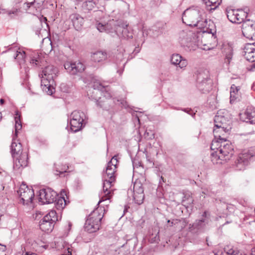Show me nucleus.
Segmentation results:
<instances>
[{"label": "nucleus", "instance_id": "33", "mask_svg": "<svg viewBox=\"0 0 255 255\" xmlns=\"http://www.w3.org/2000/svg\"><path fill=\"white\" fill-rule=\"evenodd\" d=\"M71 117L72 119L83 123L86 116L83 112L80 111H74L72 113Z\"/></svg>", "mask_w": 255, "mask_h": 255}, {"label": "nucleus", "instance_id": "11", "mask_svg": "<svg viewBox=\"0 0 255 255\" xmlns=\"http://www.w3.org/2000/svg\"><path fill=\"white\" fill-rule=\"evenodd\" d=\"M103 192L104 195H103L101 199L98 202L99 204L101 202L105 200H109L112 196V191L111 188L113 186V183L115 181V179L112 176L110 178H103Z\"/></svg>", "mask_w": 255, "mask_h": 255}, {"label": "nucleus", "instance_id": "10", "mask_svg": "<svg viewBox=\"0 0 255 255\" xmlns=\"http://www.w3.org/2000/svg\"><path fill=\"white\" fill-rule=\"evenodd\" d=\"M116 34L121 38L128 39L133 37L132 30L128 27V24L120 20L117 27Z\"/></svg>", "mask_w": 255, "mask_h": 255}, {"label": "nucleus", "instance_id": "57", "mask_svg": "<svg viewBox=\"0 0 255 255\" xmlns=\"http://www.w3.org/2000/svg\"><path fill=\"white\" fill-rule=\"evenodd\" d=\"M207 31L208 33H212L213 35H214V34L216 32V30L214 29H209L207 30Z\"/></svg>", "mask_w": 255, "mask_h": 255}, {"label": "nucleus", "instance_id": "16", "mask_svg": "<svg viewBox=\"0 0 255 255\" xmlns=\"http://www.w3.org/2000/svg\"><path fill=\"white\" fill-rule=\"evenodd\" d=\"M254 156L250 151L240 154L236 162L237 167L239 170L244 169L245 166L248 165L249 161L251 160Z\"/></svg>", "mask_w": 255, "mask_h": 255}, {"label": "nucleus", "instance_id": "58", "mask_svg": "<svg viewBox=\"0 0 255 255\" xmlns=\"http://www.w3.org/2000/svg\"><path fill=\"white\" fill-rule=\"evenodd\" d=\"M251 255H255V248L252 249Z\"/></svg>", "mask_w": 255, "mask_h": 255}, {"label": "nucleus", "instance_id": "61", "mask_svg": "<svg viewBox=\"0 0 255 255\" xmlns=\"http://www.w3.org/2000/svg\"><path fill=\"white\" fill-rule=\"evenodd\" d=\"M66 255H72V253L69 251H68V254Z\"/></svg>", "mask_w": 255, "mask_h": 255}, {"label": "nucleus", "instance_id": "53", "mask_svg": "<svg viewBox=\"0 0 255 255\" xmlns=\"http://www.w3.org/2000/svg\"><path fill=\"white\" fill-rule=\"evenodd\" d=\"M239 90V88L238 87H236L235 85H232L230 89V92H232V91H233L237 94Z\"/></svg>", "mask_w": 255, "mask_h": 255}, {"label": "nucleus", "instance_id": "2", "mask_svg": "<svg viewBox=\"0 0 255 255\" xmlns=\"http://www.w3.org/2000/svg\"><path fill=\"white\" fill-rule=\"evenodd\" d=\"M211 148L212 150H218L219 153L222 154V157L225 158V161L230 160L234 154L233 146L226 138L213 140Z\"/></svg>", "mask_w": 255, "mask_h": 255}, {"label": "nucleus", "instance_id": "27", "mask_svg": "<svg viewBox=\"0 0 255 255\" xmlns=\"http://www.w3.org/2000/svg\"><path fill=\"white\" fill-rule=\"evenodd\" d=\"M91 58L95 62H100L107 59L108 53L105 51H97L92 54Z\"/></svg>", "mask_w": 255, "mask_h": 255}, {"label": "nucleus", "instance_id": "35", "mask_svg": "<svg viewBox=\"0 0 255 255\" xmlns=\"http://www.w3.org/2000/svg\"><path fill=\"white\" fill-rule=\"evenodd\" d=\"M203 1L207 6H213L211 7L210 10L216 9L222 2V0H203Z\"/></svg>", "mask_w": 255, "mask_h": 255}, {"label": "nucleus", "instance_id": "34", "mask_svg": "<svg viewBox=\"0 0 255 255\" xmlns=\"http://www.w3.org/2000/svg\"><path fill=\"white\" fill-rule=\"evenodd\" d=\"M71 129L74 132L80 130L83 126V123L71 118L70 120Z\"/></svg>", "mask_w": 255, "mask_h": 255}, {"label": "nucleus", "instance_id": "6", "mask_svg": "<svg viewBox=\"0 0 255 255\" xmlns=\"http://www.w3.org/2000/svg\"><path fill=\"white\" fill-rule=\"evenodd\" d=\"M247 11L242 9H232L227 8L226 9V15L228 19L232 23H241L244 22L248 16Z\"/></svg>", "mask_w": 255, "mask_h": 255}, {"label": "nucleus", "instance_id": "45", "mask_svg": "<svg viewBox=\"0 0 255 255\" xmlns=\"http://www.w3.org/2000/svg\"><path fill=\"white\" fill-rule=\"evenodd\" d=\"M15 135L16 136L18 130L21 129L22 128L21 124L19 120V116L15 117Z\"/></svg>", "mask_w": 255, "mask_h": 255}, {"label": "nucleus", "instance_id": "39", "mask_svg": "<svg viewBox=\"0 0 255 255\" xmlns=\"http://www.w3.org/2000/svg\"><path fill=\"white\" fill-rule=\"evenodd\" d=\"M40 229L45 233H50L54 228L53 224H39Z\"/></svg>", "mask_w": 255, "mask_h": 255}, {"label": "nucleus", "instance_id": "40", "mask_svg": "<svg viewBox=\"0 0 255 255\" xmlns=\"http://www.w3.org/2000/svg\"><path fill=\"white\" fill-rule=\"evenodd\" d=\"M95 5V2L93 0H88L83 2L82 7L85 9L91 10L94 8Z\"/></svg>", "mask_w": 255, "mask_h": 255}, {"label": "nucleus", "instance_id": "64", "mask_svg": "<svg viewBox=\"0 0 255 255\" xmlns=\"http://www.w3.org/2000/svg\"><path fill=\"white\" fill-rule=\"evenodd\" d=\"M167 223H170V220H168L167 221Z\"/></svg>", "mask_w": 255, "mask_h": 255}, {"label": "nucleus", "instance_id": "48", "mask_svg": "<svg viewBox=\"0 0 255 255\" xmlns=\"http://www.w3.org/2000/svg\"><path fill=\"white\" fill-rule=\"evenodd\" d=\"M35 8H39L41 7L45 0H34Z\"/></svg>", "mask_w": 255, "mask_h": 255}, {"label": "nucleus", "instance_id": "5", "mask_svg": "<svg viewBox=\"0 0 255 255\" xmlns=\"http://www.w3.org/2000/svg\"><path fill=\"white\" fill-rule=\"evenodd\" d=\"M17 192L20 198V203L24 205H29L32 203L33 198L34 197V193L33 189L29 187L27 185L23 183L20 185Z\"/></svg>", "mask_w": 255, "mask_h": 255}, {"label": "nucleus", "instance_id": "62", "mask_svg": "<svg viewBox=\"0 0 255 255\" xmlns=\"http://www.w3.org/2000/svg\"><path fill=\"white\" fill-rule=\"evenodd\" d=\"M252 222H255V220H253V221H250L248 222V223H252Z\"/></svg>", "mask_w": 255, "mask_h": 255}, {"label": "nucleus", "instance_id": "19", "mask_svg": "<svg viewBox=\"0 0 255 255\" xmlns=\"http://www.w3.org/2000/svg\"><path fill=\"white\" fill-rule=\"evenodd\" d=\"M231 129L230 126H221V127H214L213 133L215 139L214 140H220V138H226L224 134L228 133Z\"/></svg>", "mask_w": 255, "mask_h": 255}, {"label": "nucleus", "instance_id": "24", "mask_svg": "<svg viewBox=\"0 0 255 255\" xmlns=\"http://www.w3.org/2000/svg\"><path fill=\"white\" fill-rule=\"evenodd\" d=\"M133 198L135 203L137 204L140 205L143 203L144 195L143 188L141 187H139L138 189L136 190L135 189V185L134 186Z\"/></svg>", "mask_w": 255, "mask_h": 255}, {"label": "nucleus", "instance_id": "29", "mask_svg": "<svg viewBox=\"0 0 255 255\" xmlns=\"http://www.w3.org/2000/svg\"><path fill=\"white\" fill-rule=\"evenodd\" d=\"M117 167L107 164L106 171L103 174V178H110L111 176L116 179L115 173Z\"/></svg>", "mask_w": 255, "mask_h": 255}, {"label": "nucleus", "instance_id": "52", "mask_svg": "<svg viewBox=\"0 0 255 255\" xmlns=\"http://www.w3.org/2000/svg\"><path fill=\"white\" fill-rule=\"evenodd\" d=\"M132 164L134 170L135 168V167L137 168L138 167L140 166V163L136 159H134L132 161Z\"/></svg>", "mask_w": 255, "mask_h": 255}, {"label": "nucleus", "instance_id": "46", "mask_svg": "<svg viewBox=\"0 0 255 255\" xmlns=\"http://www.w3.org/2000/svg\"><path fill=\"white\" fill-rule=\"evenodd\" d=\"M30 63L32 64L35 65V66H40V58L39 57H33L31 59Z\"/></svg>", "mask_w": 255, "mask_h": 255}, {"label": "nucleus", "instance_id": "36", "mask_svg": "<svg viewBox=\"0 0 255 255\" xmlns=\"http://www.w3.org/2000/svg\"><path fill=\"white\" fill-rule=\"evenodd\" d=\"M100 225V224H85L84 230L89 233H93L99 230Z\"/></svg>", "mask_w": 255, "mask_h": 255}, {"label": "nucleus", "instance_id": "32", "mask_svg": "<svg viewBox=\"0 0 255 255\" xmlns=\"http://www.w3.org/2000/svg\"><path fill=\"white\" fill-rule=\"evenodd\" d=\"M211 159L214 164L222 163V160L225 161V158L222 157V154L219 153L218 150L211 153Z\"/></svg>", "mask_w": 255, "mask_h": 255}, {"label": "nucleus", "instance_id": "47", "mask_svg": "<svg viewBox=\"0 0 255 255\" xmlns=\"http://www.w3.org/2000/svg\"><path fill=\"white\" fill-rule=\"evenodd\" d=\"M118 163V159L117 156L115 155L112 158V159L108 163V165L117 167Z\"/></svg>", "mask_w": 255, "mask_h": 255}, {"label": "nucleus", "instance_id": "14", "mask_svg": "<svg viewBox=\"0 0 255 255\" xmlns=\"http://www.w3.org/2000/svg\"><path fill=\"white\" fill-rule=\"evenodd\" d=\"M54 80L53 77H46L45 76H41V86L42 90L45 91L47 94L51 95L53 94L54 88Z\"/></svg>", "mask_w": 255, "mask_h": 255}, {"label": "nucleus", "instance_id": "42", "mask_svg": "<svg viewBox=\"0 0 255 255\" xmlns=\"http://www.w3.org/2000/svg\"><path fill=\"white\" fill-rule=\"evenodd\" d=\"M224 53L225 54L226 59L228 60V62L229 63L233 56L232 48L228 46L227 48L225 49Z\"/></svg>", "mask_w": 255, "mask_h": 255}, {"label": "nucleus", "instance_id": "25", "mask_svg": "<svg viewBox=\"0 0 255 255\" xmlns=\"http://www.w3.org/2000/svg\"><path fill=\"white\" fill-rule=\"evenodd\" d=\"M58 221L56 212L55 211H51L48 214L42 218L39 223H56Z\"/></svg>", "mask_w": 255, "mask_h": 255}, {"label": "nucleus", "instance_id": "9", "mask_svg": "<svg viewBox=\"0 0 255 255\" xmlns=\"http://www.w3.org/2000/svg\"><path fill=\"white\" fill-rule=\"evenodd\" d=\"M119 24V21L114 19L109 20L107 22H99L96 24V27L100 32L106 33H116L117 27Z\"/></svg>", "mask_w": 255, "mask_h": 255}, {"label": "nucleus", "instance_id": "23", "mask_svg": "<svg viewBox=\"0 0 255 255\" xmlns=\"http://www.w3.org/2000/svg\"><path fill=\"white\" fill-rule=\"evenodd\" d=\"M244 116L246 117V122L255 125V108L248 107L244 113Z\"/></svg>", "mask_w": 255, "mask_h": 255}, {"label": "nucleus", "instance_id": "7", "mask_svg": "<svg viewBox=\"0 0 255 255\" xmlns=\"http://www.w3.org/2000/svg\"><path fill=\"white\" fill-rule=\"evenodd\" d=\"M39 201L43 204L53 203L57 197V193L51 188H43L39 191Z\"/></svg>", "mask_w": 255, "mask_h": 255}, {"label": "nucleus", "instance_id": "31", "mask_svg": "<svg viewBox=\"0 0 255 255\" xmlns=\"http://www.w3.org/2000/svg\"><path fill=\"white\" fill-rule=\"evenodd\" d=\"M200 224H185L184 229L188 230L187 235L195 234L199 232Z\"/></svg>", "mask_w": 255, "mask_h": 255}, {"label": "nucleus", "instance_id": "3", "mask_svg": "<svg viewBox=\"0 0 255 255\" xmlns=\"http://www.w3.org/2000/svg\"><path fill=\"white\" fill-rule=\"evenodd\" d=\"M92 87L94 91L92 92L93 95H91V99L95 100L98 107L103 108L104 110H108V108L105 106V103L106 102L103 101L100 97L96 96V95L99 92L106 99L110 98L111 95L108 91V87L107 86L103 85L98 81L93 82Z\"/></svg>", "mask_w": 255, "mask_h": 255}, {"label": "nucleus", "instance_id": "15", "mask_svg": "<svg viewBox=\"0 0 255 255\" xmlns=\"http://www.w3.org/2000/svg\"><path fill=\"white\" fill-rule=\"evenodd\" d=\"M14 159L13 168L15 169H19L21 167L27 166L28 164V154L26 152L16 156Z\"/></svg>", "mask_w": 255, "mask_h": 255}, {"label": "nucleus", "instance_id": "60", "mask_svg": "<svg viewBox=\"0 0 255 255\" xmlns=\"http://www.w3.org/2000/svg\"><path fill=\"white\" fill-rule=\"evenodd\" d=\"M42 247L43 248H44L45 249H46L48 248V245H44V246H43Z\"/></svg>", "mask_w": 255, "mask_h": 255}, {"label": "nucleus", "instance_id": "21", "mask_svg": "<svg viewBox=\"0 0 255 255\" xmlns=\"http://www.w3.org/2000/svg\"><path fill=\"white\" fill-rule=\"evenodd\" d=\"M171 63L174 65H178L181 68L185 67L188 64L187 61L183 59L181 56L178 54H173L170 59Z\"/></svg>", "mask_w": 255, "mask_h": 255}, {"label": "nucleus", "instance_id": "37", "mask_svg": "<svg viewBox=\"0 0 255 255\" xmlns=\"http://www.w3.org/2000/svg\"><path fill=\"white\" fill-rule=\"evenodd\" d=\"M224 251L228 255H243L237 248H234L230 246L225 247L224 248ZM243 255H246L244 254Z\"/></svg>", "mask_w": 255, "mask_h": 255}, {"label": "nucleus", "instance_id": "59", "mask_svg": "<svg viewBox=\"0 0 255 255\" xmlns=\"http://www.w3.org/2000/svg\"><path fill=\"white\" fill-rule=\"evenodd\" d=\"M4 100L3 99H1L0 100V103L1 105H2L4 103Z\"/></svg>", "mask_w": 255, "mask_h": 255}, {"label": "nucleus", "instance_id": "38", "mask_svg": "<svg viewBox=\"0 0 255 255\" xmlns=\"http://www.w3.org/2000/svg\"><path fill=\"white\" fill-rule=\"evenodd\" d=\"M166 24L164 23H158L154 28L153 29L155 30V33L154 34V36H158L159 35L163 33V30L165 29Z\"/></svg>", "mask_w": 255, "mask_h": 255}, {"label": "nucleus", "instance_id": "22", "mask_svg": "<svg viewBox=\"0 0 255 255\" xmlns=\"http://www.w3.org/2000/svg\"><path fill=\"white\" fill-rule=\"evenodd\" d=\"M69 18L72 22L75 28L77 30H80L83 25L84 22V18L77 13H73L71 14Z\"/></svg>", "mask_w": 255, "mask_h": 255}, {"label": "nucleus", "instance_id": "17", "mask_svg": "<svg viewBox=\"0 0 255 255\" xmlns=\"http://www.w3.org/2000/svg\"><path fill=\"white\" fill-rule=\"evenodd\" d=\"M7 52H13V58L15 59H17L19 64H21L25 62V52L23 50L17 48L16 46L13 45H9L7 51H3L2 53Z\"/></svg>", "mask_w": 255, "mask_h": 255}, {"label": "nucleus", "instance_id": "43", "mask_svg": "<svg viewBox=\"0 0 255 255\" xmlns=\"http://www.w3.org/2000/svg\"><path fill=\"white\" fill-rule=\"evenodd\" d=\"M191 33L187 35V38H183L181 40V44L182 46L187 47L189 48L192 45V43L191 42V37H190Z\"/></svg>", "mask_w": 255, "mask_h": 255}, {"label": "nucleus", "instance_id": "28", "mask_svg": "<svg viewBox=\"0 0 255 255\" xmlns=\"http://www.w3.org/2000/svg\"><path fill=\"white\" fill-rule=\"evenodd\" d=\"M57 69L53 65L46 66L42 72L41 76L50 78L53 77L54 79L56 76Z\"/></svg>", "mask_w": 255, "mask_h": 255}, {"label": "nucleus", "instance_id": "50", "mask_svg": "<svg viewBox=\"0 0 255 255\" xmlns=\"http://www.w3.org/2000/svg\"><path fill=\"white\" fill-rule=\"evenodd\" d=\"M20 10L19 9L13 8L12 9L8 10L7 12V14L9 16H10L12 14L14 15H17V13Z\"/></svg>", "mask_w": 255, "mask_h": 255}, {"label": "nucleus", "instance_id": "18", "mask_svg": "<svg viewBox=\"0 0 255 255\" xmlns=\"http://www.w3.org/2000/svg\"><path fill=\"white\" fill-rule=\"evenodd\" d=\"M103 210L101 208L93 211L88 217L86 223H98L101 222L103 217Z\"/></svg>", "mask_w": 255, "mask_h": 255}, {"label": "nucleus", "instance_id": "12", "mask_svg": "<svg viewBox=\"0 0 255 255\" xmlns=\"http://www.w3.org/2000/svg\"><path fill=\"white\" fill-rule=\"evenodd\" d=\"M244 56L247 60L254 62L251 65V70L255 68V42L247 43L244 48Z\"/></svg>", "mask_w": 255, "mask_h": 255}, {"label": "nucleus", "instance_id": "1", "mask_svg": "<svg viewBox=\"0 0 255 255\" xmlns=\"http://www.w3.org/2000/svg\"><path fill=\"white\" fill-rule=\"evenodd\" d=\"M202 11L198 7H190L185 9L182 13V21L190 26L205 28L207 25V21L206 19L202 17Z\"/></svg>", "mask_w": 255, "mask_h": 255}, {"label": "nucleus", "instance_id": "26", "mask_svg": "<svg viewBox=\"0 0 255 255\" xmlns=\"http://www.w3.org/2000/svg\"><path fill=\"white\" fill-rule=\"evenodd\" d=\"M11 152L13 158H15L16 156L22 153V145L20 142H17L15 141L14 138L11 146Z\"/></svg>", "mask_w": 255, "mask_h": 255}, {"label": "nucleus", "instance_id": "54", "mask_svg": "<svg viewBox=\"0 0 255 255\" xmlns=\"http://www.w3.org/2000/svg\"><path fill=\"white\" fill-rule=\"evenodd\" d=\"M25 4L27 5V7L29 8L31 6H34L35 7V2L34 1L30 2H26Z\"/></svg>", "mask_w": 255, "mask_h": 255}, {"label": "nucleus", "instance_id": "51", "mask_svg": "<svg viewBox=\"0 0 255 255\" xmlns=\"http://www.w3.org/2000/svg\"><path fill=\"white\" fill-rule=\"evenodd\" d=\"M182 111L191 115L192 117H194L195 115V113L191 109H184Z\"/></svg>", "mask_w": 255, "mask_h": 255}, {"label": "nucleus", "instance_id": "55", "mask_svg": "<svg viewBox=\"0 0 255 255\" xmlns=\"http://www.w3.org/2000/svg\"><path fill=\"white\" fill-rule=\"evenodd\" d=\"M122 105V107H124L125 108H127L128 106L127 102L124 100H122L121 102Z\"/></svg>", "mask_w": 255, "mask_h": 255}, {"label": "nucleus", "instance_id": "30", "mask_svg": "<svg viewBox=\"0 0 255 255\" xmlns=\"http://www.w3.org/2000/svg\"><path fill=\"white\" fill-rule=\"evenodd\" d=\"M53 203H54L55 208L59 210H61L64 209L66 204L65 198L64 197L58 196V195Z\"/></svg>", "mask_w": 255, "mask_h": 255}, {"label": "nucleus", "instance_id": "13", "mask_svg": "<svg viewBox=\"0 0 255 255\" xmlns=\"http://www.w3.org/2000/svg\"><path fill=\"white\" fill-rule=\"evenodd\" d=\"M64 68L71 75H76L83 72L85 68L84 65L79 61L67 62L64 64Z\"/></svg>", "mask_w": 255, "mask_h": 255}, {"label": "nucleus", "instance_id": "8", "mask_svg": "<svg viewBox=\"0 0 255 255\" xmlns=\"http://www.w3.org/2000/svg\"><path fill=\"white\" fill-rule=\"evenodd\" d=\"M242 33L246 38L255 41V22L246 19L242 24Z\"/></svg>", "mask_w": 255, "mask_h": 255}, {"label": "nucleus", "instance_id": "44", "mask_svg": "<svg viewBox=\"0 0 255 255\" xmlns=\"http://www.w3.org/2000/svg\"><path fill=\"white\" fill-rule=\"evenodd\" d=\"M184 196L182 199V202L184 203L186 201H187V204H191L193 203V199L191 196V193L189 192H187L183 193Z\"/></svg>", "mask_w": 255, "mask_h": 255}, {"label": "nucleus", "instance_id": "4", "mask_svg": "<svg viewBox=\"0 0 255 255\" xmlns=\"http://www.w3.org/2000/svg\"><path fill=\"white\" fill-rule=\"evenodd\" d=\"M212 82L207 70L199 71L197 75L196 87L203 94L208 93L212 89Z\"/></svg>", "mask_w": 255, "mask_h": 255}, {"label": "nucleus", "instance_id": "63", "mask_svg": "<svg viewBox=\"0 0 255 255\" xmlns=\"http://www.w3.org/2000/svg\"><path fill=\"white\" fill-rule=\"evenodd\" d=\"M1 118H2L1 114V113H0V120L1 119Z\"/></svg>", "mask_w": 255, "mask_h": 255}, {"label": "nucleus", "instance_id": "20", "mask_svg": "<svg viewBox=\"0 0 255 255\" xmlns=\"http://www.w3.org/2000/svg\"><path fill=\"white\" fill-rule=\"evenodd\" d=\"M230 121L227 117L222 115L221 112H218L214 118V127H221V126H230Z\"/></svg>", "mask_w": 255, "mask_h": 255}, {"label": "nucleus", "instance_id": "49", "mask_svg": "<svg viewBox=\"0 0 255 255\" xmlns=\"http://www.w3.org/2000/svg\"><path fill=\"white\" fill-rule=\"evenodd\" d=\"M237 94L233 91H232V92H230V103L231 104L234 103L237 99Z\"/></svg>", "mask_w": 255, "mask_h": 255}, {"label": "nucleus", "instance_id": "41", "mask_svg": "<svg viewBox=\"0 0 255 255\" xmlns=\"http://www.w3.org/2000/svg\"><path fill=\"white\" fill-rule=\"evenodd\" d=\"M199 222L201 223H208L212 221L210 220V216L208 211H205L201 215L199 219Z\"/></svg>", "mask_w": 255, "mask_h": 255}, {"label": "nucleus", "instance_id": "56", "mask_svg": "<svg viewBox=\"0 0 255 255\" xmlns=\"http://www.w3.org/2000/svg\"><path fill=\"white\" fill-rule=\"evenodd\" d=\"M6 249V248L5 246H4V245H2L0 244V251L4 252L5 251Z\"/></svg>", "mask_w": 255, "mask_h": 255}]
</instances>
